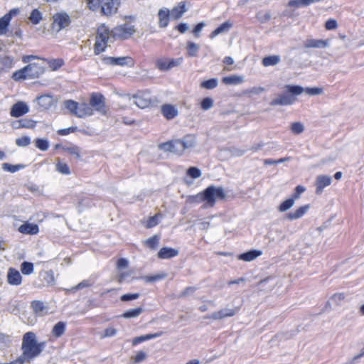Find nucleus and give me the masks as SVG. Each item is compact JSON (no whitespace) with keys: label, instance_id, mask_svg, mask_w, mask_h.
I'll return each mask as SVG.
<instances>
[{"label":"nucleus","instance_id":"f704fd0d","mask_svg":"<svg viewBox=\"0 0 364 364\" xmlns=\"http://www.w3.org/2000/svg\"><path fill=\"white\" fill-rule=\"evenodd\" d=\"M156 67L161 71L169 70V58H160L156 60Z\"/></svg>","mask_w":364,"mask_h":364},{"label":"nucleus","instance_id":"423d86ee","mask_svg":"<svg viewBox=\"0 0 364 364\" xmlns=\"http://www.w3.org/2000/svg\"><path fill=\"white\" fill-rule=\"evenodd\" d=\"M93 112H97L102 115H107V109L106 107V100L104 95L100 92H92L90 95L89 101Z\"/></svg>","mask_w":364,"mask_h":364},{"label":"nucleus","instance_id":"6e6552de","mask_svg":"<svg viewBox=\"0 0 364 364\" xmlns=\"http://www.w3.org/2000/svg\"><path fill=\"white\" fill-rule=\"evenodd\" d=\"M134 104L139 108L144 109L153 102L152 97L149 91H139L133 96Z\"/></svg>","mask_w":364,"mask_h":364},{"label":"nucleus","instance_id":"58836bf2","mask_svg":"<svg viewBox=\"0 0 364 364\" xmlns=\"http://www.w3.org/2000/svg\"><path fill=\"white\" fill-rule=\"evenodd\" d=\"M9 16L4 15L0 18V36L5 35L9 25Z\"/></svg>","mask_w":364,"mask_h":364},{"label":"nucleus","instance_id":"c9c22d12","mask_svg":"<svg viewBox=\"0 0 364 364\" xmlns=\"http://www.w3.org/2000/svg\"><path fill=\"white\" fill-rule=\"evenodd\" d=\"M280 60L279 55H269L262 59V64L265 67L277 65Z\"/></svg>","mask_w":364,"mask_h":364},{"label":"nucleus","instance_id":"7ed1b4c3","mask_svg":"<svg viewBox=\"0 0 364 364\" xmlns=\"http://www.w3.org/2000/svg\"><path fill=\"white\" fill-rule=\"evenodd\" d=\"M44 73L43 67L38 63H30L24 68L15 71L12 75V79L15 81H21L26 79H35Z\"/></svg>","mask_w":364,"mask_h":364},{"label":"nucleus","instance_id":"4be33fe9","mask_svg":"<svg viewBox=\"0 0 364 364\" xmlns=\"http://www.w3.org/2000/svg\"><path fill=\"white\" fill-rule=\"evenodd\" d=\"M38 105L44 109H49L54 103L53 96L50 95H43L36 97Z\"/></svg>","mask_w":364,"mask_h":364},{"label":"nucleus","instance_id":"4d7b16f0","mask_svg":"<svg viewBox=\"0 0 364 364\" xmlns=\"http://www.w3.org/2000/svg\"><path fill=\"white\" fill-rule=\"evenodd\" d=\"M213 106V100L210 97L204 98L200 103V107L203 110H208Z\"/></svg>","mask_w":364,"mask_h":364},{"label":"nucleus","instance_id":"bf43d9fd","mask_svg":"<svg viewBox=\"0 0 364 364\" xmlns=\"http://www.w3.org/2000/svg\"><path fill=\"white\" fill-rule=\"evenodd\" d=\"M11 337L4 333H0V347H6L9 346L11 343Z\"/></svg>","mask_w":364,"mask_h":364},{"label":"nucleus","instance_id":"aec40b11","mask_svg":"<svg viewBox=\"0 0 364 364\" xmlns=\"http://www.w3.org/2000/svg\"><path fill=\"white\" fill-rule=\"evenodd\" d=\"M161 111L163 116L168 120L173 119L178 114L177 108L171 105H162L161 107Z\"/></svg>","mask_w":364,"mask_h":364},{"label":"nucleus","instance_id":"72a5a7b5","mask_svg":"<svg viewBox=\"0 0 364 364\" xmlns=\"http://www.w3.org/2000/svg\"><path fill=\"white\" fill-rule=\"evenodd\" d=\"M200 46L192 41L187 42V55L188 57H196L199 50Z\"/></svg>","mask_w":364,"mask_h":364},{"label":"nucleus","instance_id":"69168bd1","mask_svg":"<svg viewBox=\"0 0 364 364\" xmlns=\"http://www.w3.org/2000/svg\"><path fill=\"white\" fill-rule=\"evenodd\" d=\"M146 358V354L144 351H138L136 355L133 358L134 363H139Z\"/></svg>","mask_w":364,"mask_h":364},{"label":"nucleus","instance_id":"a18cd8bd","mask_svg":"<svg viewBox=\"0 0 364 364\" xmlns=\"http://www.w3.org/2000/svg\"><path fill=\"white\" fill-rule=\"evenodd\" d=\"M218 81L216 78H211L208 80H205L200 83L202 88L212 90L218 86Z\"/></svg>","mask_w":364,"mask_h":364},{"label":"nucleus","instance_id":"c03bdc74","mask_svg":"<svg viewBox=\"0 0 364 364\" xmlns=\"http://www.w3.org/2000/svg\"><path fill=\"white\" fill-rule=\"evenodd\" d=\"M21 271L23 274L29 275L33 272V264L29 262H23L21 264Z\"/></svg>","mask_w":364,"mask_h":364},{"label":"nucleus","instance_id":"1a4fd4ad","mask_svg":"<svg viewBox=\"0 0 364 364\" xmlns=\"http://www.w3.org/2000/svg\"><path fill=\"white\" fill-rule=\"evenodd\" d=\"M240 311V307L232 309L225 308L218 311H215L210 315L205 316V318L213 320H221L227 317L234 316Z\"/></svg>","mask_w":364,"mask_h":364},{"label":"nucleus","instance_id":"e2e57ef3","mask_svg":"<svg viewBox=\"0 0 364 364\" xmlns=\"http://www.w3.org/2000/svg\"><path fill=\"white\" fill-rule=\"evenodd\" d=\"M183 63V58L179 57L177 58H169V70L180 66Z\"/></svg>","mask_w":364,"mask_h":364},{"label":"nucleus","instance_id":"5701e85b","mask_svg":"<svg viewBox=\"0 0 364 364\" xmlns=\"http://www.w3.org/2000/svg\"><path fill=\"white\" fill-rule=\"evenodd\" d=\"M36 122L30 119H21L19 120L14 121L11 126L14 129H21V128H34L36 127Z\"/></svg>","mask_w":364,"mask_h":364},{"label":"nucleus","instance_id":"cd10ccee","mask_svg":"<svg viewBox=\"0 0 364 364\" xmlns=\"http://www.w3.org/2000/svg\"><path fill=\"white\" fill-rule=\"evenodd\" d=\"M262 255V251L260 250H252L250 251H247L246 252L240 254L238 255V259L242 261L245 262H250L256 259L257 257L260 256Z\"/></svg>","mask_w":364,"mask_h":364},{"label":"nucleus","instance_id":"473e14b6","mask_svg":"<svg viewBox=\"0 0 364 364\" xmlns=\"http://www.w3.org/2000/svg\"><path fill=\"white\" fill-rule=\"evenodd\" d=\"M31 306L36 314L39 316L43 315V311L46 309V306L43 301L35 300L31 302Z\"/></svg>","mask_w":364,"mask_h":364},{"label":"nucleus","instance_id":"f8f14e48","mask_svg":"<svg viewBox=\"0 0 364 364\" xmlns=\"http://www.w3.org/2000/svg\"><path fill=\"white\" fill-rule=\"evenodd\" d=\"M29 112V107L23 101L17 102L11 108L10 115L13 117H20Z\"/></svg>","mask_w":364,"mask_h":364},{"label":"nucleus","instance_id":"f03ea898","mask_svg":"<svg viewBox=\"0 0 364 364\" xmlns=\"http://www.w3.org/2000/svg\"><path fill=\"white\" fill-rule=\"evenodd\" d=\"M284 88L287 91L278 95L276 98L273 99L269 103L270 105H291L296 102V96L304 92V88L300 85H286Z\"/></svg>","mask_w":364,"mask_h":364},{"label":"nucleus","instance_id":"c756f323","mask_svg":"<svg viewBox=\"0 0 364 364\" xmlns=\"http://www.w3.org/2000/svg\"><path fill=\"white\" fill-rule=\"evenodd\" d=\"M232 27V23L227 21L224 23H223L220 26H219L217 28H215L213 31L211 32L210 34V38H214L218 35L228 32L230 28Z\"/></svg>","mask_w":364,"mask_h":364},{"label":"nucleus","instance_id":"9d476101","mask_svg":"<svg viewBox=\"0 0 364 364\" xmlns=\"http://www.w3.org/2000/svg\"><path fill=\"white\" fill-rule=\"evenodd\" d=\"M105 64L111 65H120V66H129L132 67L134 65V62L132 58L129 56L124 57H107L104 58Z\"/></svg>","mask_w":364,"mask_h":364},{"label":"nucleus","instance_id":"c85d7f7f","mask_svg":"<svg viewBox=\"0 0 364 364\" xmlns=\"http://www.w3.org/2000/svg\"><path fill=\"white\" fill-rule=\"evenodd\" d=\"M62 149L63 151L73 156L76 159H81V149L79 146L74 144H70L63 146Z\"/></svg>","mask_w":364,"mask_h":364},{"label":"nucleus","instance_id":"20e7f679","mask_svg":"<svg viewBox=\"0 0 364 364\" xmlns=\"http://www.w3.org/2000/svg\"><path fill=\"white\" fill-rule=\"evenodd\" d=\"M226 198L224 188L214 185L209 186L203 191V199L208 207H213L216 200H224Z\"/></svg>","mask_w":364,"mask_h":364},{"label":"nucleus","instance_id":"412c9836","mask_svg":"<svg viewBox=\"0 0 364 364\" xmlns=\"http://www.w3.org/2000/svg\"><path fill=\"white\" fill-rule=\"evenodd\" d=\"M79 108L77 117L78 118H85L87 117H90L94 114L93 109L91 107L90 102L87 104L86 102H82L79 104Z\"/></svg>","mask_w":364,"mask_h":364},{"label":"nucleus","instance_id":"774afa93","mask_svg":"<svg viewBox=\"0 0 364 364\" xmlns=\"http://www.w3.org/2000/svg\"><path fill=\"white\" fill-rule=\"evenodd\" d=\"M306 191L304 186L299 185L294 189V193H293L291 198L295 200L300 198V195Z\"/></svg>","mask_w":364,"mask_h":364},{"label":"nucleus","instance_id":"052dcab7","mask_svg":"<svg viewBox=\"0 0 364 364\" xmlns=\"http://www.w3.org/2000/svg\"><path fill=\"white\" fill-rule=\"evenodd\" d=\"M141 279H143L144 282L149 283V282H154L159 281L163 278H164V275L162 274H156L154 276H144L140 277Z\"/></svg>","mask_w":364,"mask_h":364},{"label":"nucleus","instance_id":"37998d69","mask_svg":"<svg viewBox=\"0 0 364 364\" xmlns=\"http://www.w3.org/2000/svg\"><path fill=\"white\" fill-rule=\"evenodd\" d=\"M23 168L24 165L22 164L12 165L8 163H4L2 164L3 170L11 173H15Z\"/></svg>","mask_w":364,"mask_h":364},{"label":"nucleus","instance_id":"0eeeda50","mask_svg":"<svg viewBox=\"0 0 364 364\" xmlns=\"http://www.w3.org/2000/svg\"><path fill=\"white\" fill-rule=\"evenodd\" d=\"M159 147L164 151L172 152L179 156L184 153L180 139L161 143Z\"/></svg>","mask_w":364,"mask_h":364},{"label":"nucleus","instance_id":"a878e982","mask_svg":"<svg viewBox=\"0 0 364 364\" xmlns=\"http://www.w3.org/2000/svg\"><path fill=\"white\" fill-rule=\"evenodd\" d=\"M180 139L184 152L188 149H192L196 142V136L192 134H187Z\"/></svg>","mask_w":364,"mask_h":364},{"label":"nucleus","instance_id":"ea45409f","mask_svg":"<svg viewBox=\"0 0 364 364\" xmlns=\"http://www.w3.org/2000/svg\"><path fill=\"white\" fill-rule=\"evenodd\" d=\"M160 237L155 235L145 241V245L151 250H155L159 244Z\"/></svg>","mask_w":364,"mask_h":364},{"label":"nucleus","instance_id":"e433bc0d","mask_svg":"<svg viewBox=\"0 0 364 364\" xmlns=\"http://www.w3.org/2000/svg\"><path fill=\"white\" fill-rule=\"evenodd\" d=\"M142 312L143 309L141 307H138L126 311L124 312L122 316L125 318H135L139 316Z\"/></svg>","mask_w":364,"mask_h":364},{"label":"nucleus","instance_id":"6e6d98bb","mask_svg":"<svg viewBox=\"0 0 364 364\" xmlns=\"http://www.w3.org/2000/svg\"><path fill=\"white\" fill-rule=\"evenodd\" d=\"M35 144L36 146L41 151H46L49 147L48 141L43 139H36Z\"/></svg>","mask_w":364,"mask_h":364},{"label":"nucleus","instance_id":"39448f33","mask_svg":"<svg viewBox=\"0 0 364 364\" xmlns=\"http://www.w3.org/2000/svg\"><path fill=\"white\" fill-rule=\"evenodd\" d=\"M136 30L134 26L129 23L119 25L111 30V37L114 39L125 40L130 38Z\"/></svg>","mask_w":364,"mask_h":364},{"label":"nucleus","instance_id":"864d4df0","mask_svg":"<svg viewBox=\"0 0 364 364\" xmlns=\"http://www.w3.org/2000/svg\"><path fill=\"white\" fill-rule=\"evenodd\" d=\"M131 276L130 272H124L119 274L117 281L119 283H124V282H132L134 279H137V277H133L131 280H128V277Z\"/></svg>","mask_w":364,"mask_h":364},{"label":"nucleus","instance_id":"393cba45","mask_svg":"<svg viewBox=\"0 0 364 364\" xmlns=\"http://www.w3.org/2000/svg\"><path fill=\"white\" fill-rule=\"evenodd\" d=\"M18 231L23 234L36 235L38 232L39 228L36 224L26 223L18 228Z\"/></svg>","mask_w":364,"mask_h":364},{"label":"nucleus","instance_id":"13d9d810","mask_svg":"<svg viewBox=\"0 0 364 364\" xmlns=\"http://www.w3.org/2000/svg\"><path fill=\"white\" fill-rule=\"evenodd\" d=\"M31 144V138L24 136L16 139V144L18 146H27Z\"/></svg>","mask_w":364,"mask_h":364},{"label":"nucleus","instance_id":"f3484780","mask_svg":"<svg viewBox=\"0 0 364 364\" xmlns=\"http://www.w3.org/2000/svg\"><path fill=\"white\" fill-rule=\"evenodd\" d=\"M22 277L19 272L14 268H10L7 274V282L11 285L18 286L21 284Z\"/></svg>","mask_w":364,"mask_h":364},{"label":"nucleus","instance_id":"9b49d317","mask_svg":"<svg viewBox=\"0 0 364 364\" xmlns=\"http://www.w3.org/2000/svg\"><path fill=\"white\" fill-rule=\"evenodd\" d=\"M53 25L60 31L68 26L71 22L70 16L66 12H58L53 16Z\"/></svg>","mask_w":364,"mask_h":364},{"label":"nucleus","instance_id":"8fccbe9b","mask_svg":"<svg viewBox=\"0 0 364 364\" xmlns=\"http://www.w3.org/2000/svg\"><path fill=\"white\" fill-rule=\"evenodd\" d=\"M56 170L64 175H69L70 173V170L68 165L65 163H63L60 161L56 164Z\"/></svg>","mask_w":364,"mask_h":364},{"label":"nucleus","instance_id":"4468645a","mask_svg":"<svg viewBox=\"0 0 364 364\" xmlns=\"http://www.w3.org/2000/svg\"><path fill=\"white\" fill-rule=\"evenodd\" d=\"M332 182V178L331 176L327 175H319L316 177L315 181V186L316 191L315 193L316 195H321L324 189V188L331 185Z\"/></svg>","mask_w":364,"mask_h":364},{"label":"nucleus","instance_id":"7c9ffc66","mask_svg":"<svg viewBox=\"0 0 364 364\" xmlns=\"http://www.w3.org/2000/svg\"><path fill=\"white\" fill-rule=\"evenodd\" d=\"M63 105L64 107L69 111L70 114L77 117L79 103L73 100H68L63 102Z\"/></svg>","mask_w":364,"mask_h":364},{"label":"nucleus","instance_id":"09e8293b","mask_svg":"<svg viewBox=\"0 0 364 364\" xmlns=\"http://www.w3.org/2000/svg\"><path fill=\"white\" fill-rule=\"evenodd\" d=\"M43 279L48 285H53L55 283V277L53 270L45 272L43 274Z\"/></svg>","mask_w":364,"mask_h":364},{"label":"nucleus","instance_id":"bb28decb","mask_svg":"<svg viewBox=\"0 0 364 364\" xmlns=\"http://www.w3.org/2000/svg\"><path fill=\"white\" fill-rule=\"evenodd\" d=\"M170 15V11L168 9H161L159 11V27L166 28L168 26Z\"/></svg>","mask_w":364,"mask_h":364},{"label":"nucleus","instance_id":"6ab92c4d","mask_svg":"<svg viewBox=\"0 0 364 364\" xmlns=\"http://www.w3.org/2000/svg\"><path fill=\"white\" fill-rule=\"evenodd\" d=\"M109 36H111V31L104 23L98 26L96 32V38L99 39L101 42L105 41L108 43Z\"/></svg>","mask_w":364,"mask_h":364},{"label":"nucleus","instance_id":"2f4dec72","mask_svg":"<svg viewBox=\"0 0 364 364\" xmlns=\"http://www.w3.org/2000/svg\"><path fill=\"white\" fill-rule=\"evenodd\" d=\"M65 327L66 324L65 322H58L52 329V334L56 338L62 336L65 331Z\"/></svg>","mask_w":364,"mask_h":364},{"label":"nucleus","instance_id":"ddd939ff","mask_svg":"<svg viewBox=\"0 0 364 364\" xmlns=\"http://www.w3.org/2000/svg\"><path fill=\"white\" fill-rule=\"evenodd\" d=\"M118 0H102L100 5L101 12L105 16H110L117 10Z\"/></svg>","mask_w":364,"mask_h":364},{"label":"nucleus","instance_id":"4c0bfd02","mask_svg":"<svg viewBox=\"0 0 364 364\" xmlns=\"http://www.w3.org/2000/svg\"><path fill=\"white\" fill-rule=\"evenodd\" d=\"M222 82L225 85H236L242 82V78L240 76L230 75L224 77Z\"/></svg>","mask_w":364,"mask_h":364},{"label":"nucleus","instance_id":"de8ad7c7","mask_svg":"<svg viewBox=\"0 0 364 364\" xmlns=\"http://www.w3.org/2000/svg\"><path fill=\"white\" fill-rule=\"evenodd\" d=\"M48 63L52 70H56L63 65L64 61L61 58L51 59L48 60Z\"/></svg>","mask_w":364,"mask_h":364},{"label":"nucleus","instance_id":"a19ab883","mask_svg":"<svg viewBox=\"0 0 364 364\" xmlns=\"http://www.w3.org/2000/svg\"><path fill=\"white\" fill-rule=\"evenodd\" d=\"M107 46V42H101L99 39L96 38L95 43L94 45V53L95 55H99L104 52Z\"/></svg>","mask_w":364,"mask_h":364},{"label":"nucleus","instance_id":"680f3d73","mask_svg":"<svg viewBox=\"0 0 364 364\" xmlns=\"http://www.w3.org/2000/svg\"><path fill=\"white\" fill-rule=\"evenodd\" d=\"M140 296V294L139 293H134V294H123L120 297V300L122 301H129L132 300H135L139 299Z\"/></svg>","mask_w":364,"mask_h":364},{"label":"nucleus","instance_id":"a211bd4d","mask_svg":"<svg viewBox=\"0 0 364 364\" xmlns=\"http://www.w3.org/2000/svg\"><path fill=\"white\" fill-rule=\"evenodd\" d=\"M178 254H179V252L178 250L172 248V247H162L158 252L157 257L159 259H171V258L178 256Z\"/></svg>","mask_w":364,"mask_h":364},{"label":"nucleus","instance_id":"3c124183","mask_svg":"<svg viewBox=\"0 0 364 364\" xmlns=\"http://www.w3.org/2000/svg\"><path fill=\"white\" fill-rule=\"evenodd\" d=\"M290 129L294 134H301L304 130V126L302 123L296 122L291 124Z\"/></svg>","mask_w":364,"mask_h":364},{"label":"nucleus","instance_id":"0e129e2a","mask_svg":"<svg viewBox=\"0 0 364 364\" xmlns=\"http://www.w3.org/2000/svg\"><path fill=\"white\" fill-rule=\"evenodd\" d=\"M304 92L309 95H318L323 92V89L320 87H306L304 89Z\"/></svg>","mask_w":364,"mask_h":364},{"label":"nucleus","instance_id":"2eb2a0df","mask_svg":"<svg viewBox=\"0 0 364 364\" xmlns=\"http://www.w3.org/2000/svg\"><path fill=\"white\" fill-rule=\"evenodd\" d=\"M329 42L328 39L307 38L304 42V46L305 48H325L329 46Z\"/></svg>","mask_w":364,"mask_h":364},{"label":"nucleus","instance_id":"338daca9","mask_svg":"<svg viewBox=\"0 0 364 364\" xmlns=\"http://www.w3.org/2000/svg\"><path fill=\"white\" fill-rule=\"evenodd\" d=\"M188 201L189 203L204 202L205 200L203 199V191L201 193H198L197 195L188 196Z\"/></svg>","mask_w":364,"mask_h":364},{"label":"nucleus","instance_id":"b1692460","mask_svg":"<svg viewBox=\"0 0 364 364\" xmlns=\"http://www.w3.org/2000/svg\"><path fill=\"white\" fill-rule=\"evenodd\" d=\"M186 11V2L181 1L178 4V6L171 9L170 14L173 19L178 20L182 17Z\"/></svg>","mask_w":364,"mask_h":364},{"label":"nucleus","instance_id":"dca6fc26","mask_svg":"<svg viewBox=\"0 0 364 364\" xmlns=\"http://www.w3.org/2000/svg\"><path fill=\"white\" fill-rule=\"evenodd\" d=\"M310 208V205H304L299 207L296 210L289 212L285 215V218L289 220H294L302 218Z\"/></svg>","mask_w":364,"mask_h":364},{"label":"nucleus","instance_id":"f257e3e1","mask_svg":"<svg viewBox=\"0 0 364 364\" xmlns=\"http://www.w3.org/2000/svg\"><path fill=\"white\" fill-rule=\"evenodd\" d=\"M46 346V342L37 341L36 335L32 331L26 333L22 338L21 350L20 355L27 363L39 356Z\"/></svg>","mask_w":364,"mask_h":364},{"label":"nucleus","instance_id":"5fc2aeb1","mask_svg":"<svg viewBox=\"0 0 364 364\" xmlns=\"http://www.w3.org/2000/svg\"><path fill=\"white\" fill-rule=\"evenodd\" d=\"M187 174L192 178L196 179L201 176L202 173H201V171L198 168L191 166L188 168Z\"/></svg>","mask_w":364,"mask_h":364},{"label":"nucleus","instance_id":"603ef678","mask_svg":"<svg viewBox=\"0 0 364 364\" xmlns=\"http://www.w3.org/2000/svg\"><path fill=\"white\" fill-rule=\"evenodd\" d=\"M346 295L343 293H336L331 296L330 301H332L335 305L340 306L342 301L345 299Z\"/></svg>","mask_w":364,"mask_h":364},{"label":"nucleus","instance_id":"79ce46f5","mask_svg":"<svg viewBox=\"0 0 364 364\" xmlns=\"http://www.w3.org/2000/svg\"><path fill=\"white\" fill-rule=\"evenodd\" d=\"M29 20L33 24L36 25L42 20V14L38 11V9H35L31 11Z\"/></svg>","mask_w":364,"mask_h":364},{"label":"nucleus","instance_id":"49530a36","mask_svg":"<svg viewBox=\"0 0 364 364\" xmlns=\"http://www.w3.org/2000/svg\"><path fill=\"white\" fill-rule=\"evenodd\" d=\"M294 201L292 198L283 201L278 208L279 211L283 213L288 210L294 205Z\"/></svg>","mask_w":364,"mask_h":364}]
</instances>
